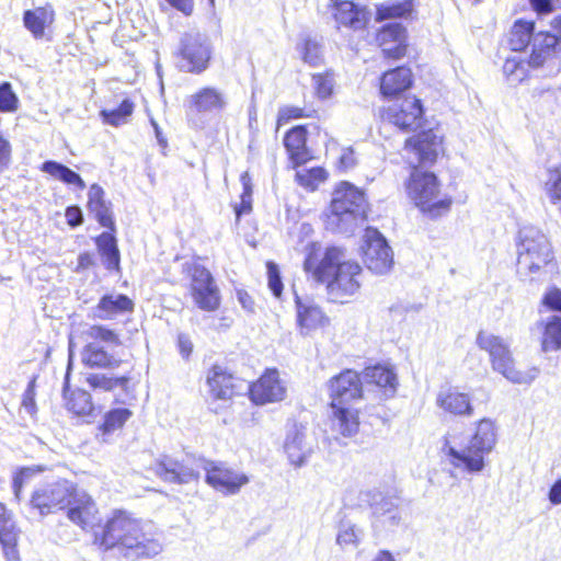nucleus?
<instances>
[{"label":"nucleus","mask_w":561,"mask_h":561,"mask_svg":"<svg viewBox=\"0 0 561 561\" xmlns=\"http://www.w3.org/2000/svg\"><path fill=\"white\" fill-rule=\"evenodd\" d=\"M440 140L432 130H424L405 140L404 151L412 168L407 191L410 198L423 211L438 216L449 209L450 198H439L440 185L433 172L421 168L432 165L437 158Z\"/></svg>","instance_id":"obj_1"},{"label":"nucleus","mask_w":561,"mask_h":561,"mask_svg":"<svg viewBox=\"0 0 561 561\" xmlns=\"http://www.w3.org/2000/svg\"><path fill=\"white\" fill-rule=\"evenodd\" d=\"M344 259L341 248L328 247L321 253V245L312 242L307 247L304 262L306 272L311 273L317 282L327 284L330 299L342 304L359 290L362 278L360 265Z\"/></svg>","instance_id":"obj_2"},{"label":"nucleus","mask_w":561,"mask_h":561,"mask_svg":"<svg viewBox=\"0 0 561 561\" xmlns=\"http://www.w3.org/2000/svg\"><path fill=\"white\" fill-rule=\"evenodd\" d=\"M100 545L106 550L116 548L129 559L152 558L162 551L152 526L124 511L114 512L106 520Z\"/></svg>","instance_id":"obj_3"},{"label":"nucleus","mask_w":561,"mask_h":561,"mask_svg":"<svg viewBox=\"0 0 561 561\" xmlns=\"http://www.w3.org/2000/svg\"><path fill=\"white\" fill-rule=\"evenodd\" d=\"M31 505L38 510L41 515L53 514L68 507V518L82 528L92 526L98 513L92 497L68 480H59L36 489Z\"/></svg>","instance_id":"obj_4"},{"label":"nucleus","mask_w":561,"mask_h":561,"mask_svg":"<svg viewBox=\"0 0 561 561\" xmlns=\"http://www.w3.org/2000/svg\"><path fill=\"white\" fill-rule=\"evenodd\" d=\"M331 428L344 437L357 433V411L351 405L363 398V381L357 371L346 369L330 380Z\"/></svg>","instance_id":"obj_5"},{"label":"nucleus","mask_w":561,"mask_h":561,"mask_svg":"<svg viewBox=\"0 0 561 561\" xmlns=\"http://www.w3.org/2000/svg\"><path fill=\"white\" fill-rule=\"evenodd\" d=\"M495 444L496 428L494 422L490 419H483L478 423L476 433L465 449L458 450L445 439L442 454L454 468L477 473L483 470L485 466L484 456L492 451Z\"/></svg>","instance_id":"obj_6"},{"label":"nucleus","mask_w":561,"mask_h":561,"mask_svg":"<svg viewBox=\"0 0 561 561\" xmlns=\"http://www.w3.org/2000/svg\"><path fill=\"white\" fill-rule=\"evenodd\" d=\"M366 217L364 193L354 185L343 182L333 192L327 226L340 233H352L357 221Z\"/></svg>","instance_id":"obj_7"},{"label":"nucleus","mask_w":561,"mask_h":561,"mask_svg":"<svg viewBox=\"0 0 561 561\" xmlns=\"http://www.w3.org/2000/svg\"><path fill=\"white\" fill-rule=\"evenodd\" d=\"M476 344L489 354L493 370L513 383L528 385L539 375L537 367H531L526 371L515 368V359L510 344L502 336L488 331H480L477 334Z\"/></svg>","instance_id":"obj_8"},{"label":"nucleus","mask_w":561,"mask_h":561,"mask_svg":"<svg viewBox=\"0 0 561 561\" xmlns=\"http://www.w3.org/2000/svg\"><path fill=\"white\" fill-rule=\"evenodd\" d=\"M552 260L551 244L547 236L534 226L518 231L517 272L527 277L537 274Z\"/></svg>","instance_id":"obj_9"},{"label":"nucleus","mask_w":561,"mask_h":561,"mask_svg":"<svg viewBox=\"0 0 561 561\" xmlns=\"http://www.w3.org/2000/svg\"><path fill=\"white\" fill-rule=\"evenodd\" d=\"M558 38L548 32H539L533 42V51L529 59L520 56L507 57L503 65V72L511 84L523 82L529 69L541 67L548 59L557 55Z\"/></svg>","instance_id":"obj_10"},{"label":"nucleus","mask_w":561,"mask_h":561,"mask_svg":"<svg viewBox=\"0 0 561 561\" xmlns=\"http://www.w3.org/2000/svg\"><path fill=\"white\" fill-rule=\"evenodd\" d=\"M205 458L184 455L181 458L161 455L154 462L153 471L163 481L187 484L199 479Z\"/></svg>","instance_id":"obj_11"},{"label":"nucleus","mask_w":561,"mask_h":561,"mask_svg":"<svg viewBox=\"0 0 561 561\" xmlns=\"http://www.w3.org/2000/svg\"><path fill=\"white\" fill-rule=\"evenodd\" d=\"M371 511V527L376 534L397 527L402 517L400 514L401 497L397 491L374 490L368 494Z\"/></svg>","instance_id":"obj_12"},{"label":"nucleus","mask_w":561,"mask_h":561,"mask_svg":"<svg viewBox=\"0 0 561 561\" xmlns=\"http://www.w3.org/2000/svg\"><path fill=\"white\" fill-rule=\"evenodd\" d=\"M362 256L366 267L377 275L389 273L393 266V252L386 238L368 227L363 236Z\"/></svg>","instance_id":"obj_13"},{"label":"nucleus","mask_w":561,"mask_h":561,"mask_svg":"<svg viewBox=\"0 0 561 561\" xmlns=\"http://www.w3.org/2000/svg\"><path fill=\"white\" fill-rule=\"evenodd\" d=\"M179 67L181 70L202 73L208 68L211 47L206 35L198 32L184 34L181 39Z\"/></svg>","instance_id":"obj_14"},{"label":"nucleus","mask_w":561,"mask_h":561,"mask_svg":"<svg viewBox=\"0 0 561 561\" xmlns=\"http://www.w3.org/2000/svg\"><path fill=\"white\" fill-rule=\"evenodd\" d=\"M205 482L224 495H236L250 482L242 471L234 470L225 462L204 460Z\"/></svg>","instance_id":"obj_15"},{"label":"nucleus","mask_w":561,"mask_h":561,"mask_svg":"<svg viewBox=\"0 0 561 561\" xmlns=\"http://www.w3.org/2000/svg\"><path fill=\"white\" fill-rule=\"evenodd\" d=\"M190 293L194 304L203 311L213 312L220 307V290L211 273L199 264L191 268Z\"/></svg>","instance_id":"obj_16"},{"label":"nucleus","mask_w":561,"mask_h":561,"mask_svg":"<svg viewBox=\"0 0 561 561\" xmlns=\"http://www.w3.org/2000/svg\"><path fill=\"white\" fill-rule=\"evenodd\" d=\"M385 118L403 131H413L423 122V106L415 96L397 100L388 106Z\"/></svg>","instance_id":"obj_17"},{"label":"nucleus","mask_w":561,"mask_h":561,"mask_svg":"<svg viewBox=\"0 0 561 561\" xmlns=\"http://www.w3.org/2000/svg\"><path fill=\"white\" fill-rule=\"evenodd\" d=\"M208 394L214 400L228 401L244 390V381L230 374L225 367L214 365L207 373Z\"/></svg>","instance_id":"obj_18"},{"label":"nucleus","mask_w":561,"mask_h":561,"mask_svg":"<svg viewBox=\"0 0 561 561\" xmlns=\"http://www.w3.org/2000/svg\"><path fill=\"white\" fill-rule=\"evenodd\" d=\"M244 389L250 392V398L255 404L278 402L286 396V387L276 369L266 370L254 383H244Z\"/></svg>","instance_id":"obj_19"},{"label":"nucleus","mask_w":561,"mask_h":561,"mask_svg":"<svg viewBox=\"0 0 561 561\" xmlns=\"http://www.w3.org/2000/svg\"><path fill=\"white\" fill-rule=\"evenodd\" d=\"M284 449L293 466H304L313 451V439L307 427L294 424L287 432Z\"/></svg>","instance_id":"obj_20"},{"label":"nucleus","mask_w":561,"mask_h":561,"mask_svg":"<svg viewBox=\"0 0 561 561\" xmlns=\"http://www.w3.org/2000/svg\"><path fill=\"white\" fill-rule=\"evenodd\" d=\"M227 100L225 93L214 87L199 89L188 95L184 103L188 116L219 112L225 108Z\"/></svg>","instance_id":"obj_21"},{"label":"nucleus","mask_w":561,"mask_h":561,"mask_svg":"<svg viewBox=\"0 0 561 561\" xmlns=\"http://www.w3.org/2000/svg\"><path fill=\"white\" fill-rule=\"evenodd\" d=\"M134 310L133 300L123 294L104 295L96 307L94 314L101 320H112Z\"/></svg>","instance_id":"obj_22"},{"label":"nucleus","mask_w":561,"mask_h":561,"mask_svg":"<svg viewBox=\"0 0 561 561\" xmlns=\"http://www.w3.org/2000/svg\"><path fill=\"white\" fill-rule=\"evenodd\" d=\"M436 404L453 415L469 416L473 412L469 396L451 388L439 391Z\"/></svg>","instance_id":"obj_23"},{"label":"nucleus","mask_w":561,"mask_h":561,"mask_svg":"<svg viewBox=\"0 0 561 561\" xmlns=\"http://www.w3.org/2000/svg\"><path fill=\"white\" fill-rule=\"evenodd\" d=\"M104 190L99 184H92L88 193V206L102 227L114 231L115 222L113 220L110 203L104 199Z\"/></svg>","instance_id":"obj_24"},{"label":"nucleus","mask_w":561,"mask_h":561,"mask_svg":"<svg viewBox=\"0 0 561 561\" xmlns=\"http://www.w3.org/2000/svg\"><path fill=\"white\" fill-rule=\"evenodd\" d=\"M411 84V70L407 67H397L382 75L380 91L383 96H394L408 90Z\"/></svg>","instance_id":"obj_25"},{"label":"nucleus","mask_w":561,"mask_h":561,"mask_svg":"<svg viewBox=\"0 0 561 561\" xmlns=\"http://www.w3.org/2000/svg\"><path fill=\"white\" fill-rule=\"evenodd\" d=\"M306 140L307 129L305 126H296L285 135L284 145L295 164L305 163L310 157Z\"/></svg>","instance_id":"obj_26"},{"label":"nucleus","mask_w":561,"mask_h":561,"mask_svg":"<svg viewBox=\"0 0 561 561\" xmlns=\"http://www.w3.org/2000/svg\"><path fill=\"white\" fill-rule=\"evenodd\" d=\"M362 379L366 383H371L380 388H385L387 393L392 396L397 390V375L388 367L376 365L367 367L362 374Z\"/></svg>","instance_id":"obj_27"},{"label":"nucleus","mask_w":561,"mask_h":561,"mask_svg":"<svg viewBox=\"0 0 561 561\" xmlns=\"http://www.w3.org/2000/svg\"><path fill=\"white\" fill-rule=\"evenodd\" d=\"M295 302L297 307V321L301 329L309 331L323 324L325 317L320 307L311 301H302L297 295Z\"/></svg>","instance_id":"obj_28"},{"label":"nucleus","mask_w":561,"mask_h":561,"mask_svg":"<svg viewBox=\"0 0 561 561\" xmlns=\"http://www.w3.org/2000/svg\"><path fill=\"white\" fill-rule=\"evenodd\" d=\"M54 21V11L46 7H38L34 10H26L23 13L24 26L37 39L42 38L45 27Z\"/></svg>","instance_id":"obj_29"},{"label":"nucleus","mask_w":561,"mask_h":561,"mask_svg":"<svg viewBox=\"0 0 561 561\" xmlns=\"http://www.w3.org/2000/svg\"><path fill=\"white\" fill-rule=\"evenodd\" d=\"M334 8L333 16L339 24L354 30L363 26L362 13L351 0H331Z\"/></svg>","instance_id":"obj_30"},{"label":"nucleus","mask_w":561,"mask_h":561,"mask_svg":"<svg viewBox=\"0 0 561 561\" xmlns=\"http://www.w3.org/2000/svg\"><path fill=\"white\" fill-rule=\"evenodd\" d=\"M41 171L51 175L65 184L73 185L79 190L85 188V182L82 180L80 174L60 162L47 160L42 164Z\"/></svg>","instance_id":"obj_31"},{"label":"nucleus","mask_w":561,"mask_h":561,"mask_svg":"<svg viewBox=\"0 0 561 561\" xmlns=\"http://www.w3.org/2000/svg\"><path fill=\"white\" fill-rule=\"evenodd\" d=\"M541 350L545 353L558 351L561 347V317L550 316L541 321Z\"/></svg>","instance_id":"obj_32"},{"label":"nucleus","mask_w":561,"mask_h":561,"mask_svg":"<svg viewBox=\"0 0 561 561\" xmlns=\"http://www.w3.org/2000/svg\"><path fill=\"white\" fill-rule=\"evenodd\" d=\"M82 360L90 367L115 368L121 364V359L110 355L102 346L96 343H90L82 353Z\"/></svg>","instance_id":"obj_33"},{"label":"nucleus","mask_w":561,"mask_h":561,"mask_svg":"<svg viewBox=\"0 0 561 561\" xmlns=\"http://www.w3.org/2000/svg\"><path fill=\"white\" fill-rule=\"evenodd\" d=\"M535 24L533 22L518 20L514 23L510 33V47L513 51H522L529 44L533 45Z\"/></svg>","instance_id":"obj_34"},{"label":"nucleus","mask_w":561,"mask_h":561,"mask_svg":"<svg viewBox=\"0 0 561 561\" xmlns=\"http://www.w3.org/2000/svg\"><path fill=\"white\" fill-rule=\"evenodd\" d=\"M99 252L103 256V264L107 270L118 268L119 251L115 237L110 232H103L96 238Z\"/></svg>","instance_id":"obj_35"},{"label":"nucleus","mask_w":561,"mask_h":561,"mask_svg":"<svg viewBox=\"0 0 561 561\" xmlns=\"http://www.w3.org/2000/svg\"><path fill=\"white\" fill-rule=\"evenodd\" d=\"M66 392V389L64 390ZM66 407L77 415H89L93 411L91 396L85 390H75L68 398L66 394Z\"/></svg>","instance_id":"obj_36"},{"label":"nucleus","mask_w":561,"mask_h":561,"mask_svg":"<svg viewBox=\"0 0 561 561\" xmlns=\"http://www.w3.org/2000/svg\"><path fill=\"white\" fill-rule=\"evenodd\" d=\"M129 381V377L123 376L118 378L108 377L105 374H90L87 382L93 390L111 391L116 387L125 388Z\"/></svg>","instance_id":"obj_37"},{"label":"nucleus","mask_w":561,"mask_h":561,"mask_svg":"<svg viewBox=\"0 0 561 561\" xmlns=\"http://www.w3.org/2000/svg\"><path fill=\"white\" fill-rule=\"evenodd\" d=\"M133 111L134 103L130 100L125 99L117 108L112 111L102 110L100 115L104 123L112 126H119L121 124L126 123L127 117L131 115Z\"/></svg>","instance_id":"obj_38"},{"label":"nucleus","mask_w":561,"mask_h":561,"mask_svg":"<svg viewBox=\"0 0 561 561\" xmlns=\"http://www.w3.org/2000/svg\"><path fill=\"white\" fill-rule=\"evenodd\" d=\"M363 537V530L351 520H342L339 526L336 542L342 546L356 547Z\"/></svg>","instance_id":"obj_39"},{"label":"nucleus","mask_w":561,"mask_h":561,"mask_svg":"<svg viewBox=\"0 0 561 561\" xmlns=\"http://www.w3.org/2000/svg\"><path fill=\"white\" fill-rule=\"evenodd\" d=\"M131 416V412L126 408H117L107 412L101 430L104 434H110L121 428L125 422Z\"/></svg>","instance_id":"obj_40"},{"label":"nucleus","mask_w":561,"mask_h":561,"mask_svg":"<svg viewBox=\"0 0 561 561\" xmlns=\"http://www.w3.org/2000/svg\"><path fill=\"white\" fill-rule=\"evenodd\" d=\"M325 176L327 173L322 168L304 169L296 173L298 183L310 191L317 190L320 183L324 182Z\"/></svg>","instance_id":"obj_41"},{"label":"nucleus","mask_w":561,"mask_h":561,"mask_svg":"<svg viewBox=\"0 0 561 561\" xmlns=\"http://www.w3.org/2000/svg\"><path fill=\"white\" fill-rule=\"evenodd\" d=\"M545 191L552 204L561 202V164L548 170Z\"/></svg>","instance_id":"obj_42"},{"label":"nucleus","mask_w":561,"mask_h":561,"mask_svg":"<svg viewBox=\"0 0 561 561\" xmlns=\"http://www.w3.org/2000/svg\"><path fill=\"white\" fill-rule=\"evenodd\" d=\"M380 45L405 42V28L399 22L385 24L377 35Z\"/></svg>","instance_id":"obj_43"},{"label":"nucleus","mask_w":561,"mask_h":561,"mask_svg":"<svg viewBox=\"0 0 561 561\" xmlns=\"http://www.w3.org/2000/svg\"><path fill=\"white\" fill-rule=\"evenodd\" d=\"M313 88L319 99H329L334 89V76L332 72L316 73L312 76Z\"/></svg>","instance_id":"obj_44"},{"label":"nucleus","mask_w":561,"mask_h":561,"mask_svg":"<svg viewBox=\"0 0 561 561\" xmlns=\"http://www.w3.org/2000/svg\"><path fill=\"white\" fill-rule=\"evenodd\" d=\"M240 181L243 186V192L241 194V203L234 207L237 220L240 219L241 215L248 214L252 209V185L249 173H242Z\"/></svg>","instance_id":"obj_45"},{"label":"nucleus","mask_w":561,"mask_h":561,"mask_svg":"<svg viewBox=\"0 0 561 561\" xmlns=\"http://www.w3.org/2000/svg\"><path fill=\"white\" fill-rule=\"evenodd\" d=\"M410 12V4L407 3H381L377 7V21L392 18H401Z\"/></svg>","instance_id":"obj_46"},{"label":"nucleus","mask_w":561,"mask_h":561,"mask_svg":"<svg viewBox=\"0 0 561 561\" xmlns=\"http://www.w3.org/2000/svg\"><path fill=\"white\" fill-rule=\"evenodd\" d=\"M300 49L305 62L309 64L310 66L320 65L322 60V49L317 41L306 38Z\"/></svg>","instance_id":"obj_47"},{"label":"nucleus","mask_w":561,"mask_h":561,"mask_svg":"<svg viewBox=\"0 0 561 561\" xmlns=\"http://www.w3.org/2000/svg\"><path fill=\"white\" fill-rule=\"evenodd\" d=\"M19 533V529H14L0 535V543L8 561L19 560V551L16 549Z\"/></svg>","instance_id":"obj_48"},{"label":"nucleus","mask_w":561,"mask_h":561,"mask_svg":"<svg viewBox=\"0 0 561 561\" xmlns=\"http://www.w3.org/2000/svg\"><path fill=\"white\" fill-rule=\"evenodd\" d=\"M18 96L9 82L0 84V111L14 112L18 110Z\"/></svg>","instance_id":"obj_49"},{"label":"nucleus","mask_w":561,"mask_h":561,"mask_svg":"<svg viewBox=\"0 0 561 561\" xmlns=\"http://www.w3.org/2000/svg\"><path fill=\"white\" fill-rule=\"evenodd\" d=\"M35 383H36V377H33L30 380V382L23 393V398H22V407L30 415H34L37 411L36 402H35V396H36Z\"/></svg>","instance_id":"obj_50"},{"label":"nucleus","mask_w":561,"mask_h":561,"mask_svg":"<svg viewBox=\"0 0 561 561\" xmlns=\"http://www.w3.org/2000/svg\"><path fill=\"white\" fill-rule=\"evenodd\" d=\"M90 335L94 339H99L103 342L113 344V345H119L121 340L118 339L117 334L102 325H93L90 329Z\"/></svg>","instance_id":"obj_51"},{"label":"nucleus","mask_w":561,"mask_h":561,"mask_svg":"<svg viewBox=\"0 0 561 561\" xmlns=\"http://www.w3.org/2000/svg\"><path fill=\"white\" fill-rule=\"evenodd\" d=\"M268 287L275 297H280L283 293V283L280 279L277 265L272 262L267 263Z\"/></svg>","instance_id":"obj_52"},{"label":"nucleus","mask_w":561,"mask_h":561,"mask_svg":"<svg viewBox=\"0 0 561 561\" xmlns=\"http://www.w3.org/2000/svg\"><path fill=\"white\" fill-rule=\"evenodd\" d=\"M542 304L550 310L561 312V289L551 288L548 290L543 296Z\"/></svg>","instance_id":"obj_53"},{"label":"nucleus","mask_w":561,"mask_h":561,"mask_svg":"<svg viewBox=\"0 0 561 561\" xmlns=\"http://www.w3.org/2000/svg\"><path fill=\"white\" fill-rule=\"evenodd\" d=\"M380 47L385 57L392 59H399L404 56L407 50L405 42L382 44Z\"/></svg>","instance_id":"obj_54"},{"label":"nucleus","mask_w":561,"mask_h":561,"mask_svg":"<svg viewBox=\"0 0 561 561\" xmlns=\"http://www.w3.org/2000/svg\"><path fill=\"white\" fill-rule=\"evenodd\" d=\"M18 529L12 514L0 503V535Z\"/></svg>","instance_id":"obj_55"},{"label":"nucleus","mask_w":561,"mask_h":561,"mask_svg":"<svg viewBox=\"0 0 561 561\" xmlns=\"http://www.w3.org/2000/svg\"><path fill=\"white\" fill-rule=\"evenodd\" d=\"M304 116V110L295 106H285L278 112V124L287 123L293 118H300Z\"/></svg>","instance_id":"obj_56"},{"label":"nucleus","mask_w":561,"mask_h":561,"mask_svg":"<svg viewBox=\"0 0 561 561\" xmlns=\"http://www.w3.org/2000/svg\"><path fill=\"white\" fill-rule=\"evenodd\" d=\"M67 224L71 227H78L83 222V215L78 206H69L66 209Z\"/></svg>","instance_id":"obj_57"},{"label":"nucleus","mask_w":561,"mask_h":561,"mask_svg":"<svg viewBox=\"0 0 561 561\" xmlns=\"http://www.w3.org/2000/svg\"><path fill=\"white\" fill-rule=\"evenodd\" d=\"M529 2L538 14H547L553 10L552 0H529Z\"/></svg>","instance_id":"obj_58"},{"label":"nucleus","mask_w":561,"mask_h":561,"mask_svg":"<svg viewBox=\"0 0 561 561\" xmlns=\"http://www.w3.org/2000/svg\"><path fill=\"white\" fill-rule=\"evenodd\" d=\"M340 168L347 170L355 165L354 151L352 149H344L340 159Z\"/></svg>","instance_id":"obj_59"},{"label":"nucleus","mask_w":561,"mask_h":561,"mask_svg":"<svg viewBox=\"0 0 561 561\" xmlns=\"http://www.w3.org/2000/svg\"><path fill=\"white\" fill-rule=\"evenodd\" d=\"M11 146L10 142L0 136V165H5L10 160Z\"/></svg>","instance_id":"obj_60"},{"label":"nucleus","mask_w":561,"mask_h":561,"mask_svg":"<svg viewBox=\"0 0 561 561\" xmlns=\"http://www.w3.org/2000/svg\"><path fill=\"white\" fill-rule=\"evenodd\" d=\"M237 297L243 309L249 312H253L254 310V301L252 297L244 290H238Z\"/></svg>","instance_id":"obj_61"},{"label":"nucleus","mask_w":561,"mask_h":561,"mask_svg":"<svg viewBox=\"0 0 561 561\" xmlns=\"http://www.w3.org/2000/svg\"><path fill=\"white\" fill-rule=\"evenodd\" d=\"M172 7L188 15L193 11V0H167Z\"/></svg>","instance_id":"obj_62"},{"label":"nucleus","mask_w":561,"mask_h":561,"mask_svg":"<svg viewBox=\"0 0 561 561\" xmlns=\"http://www.w3.org/2000/svg\"><path fill=\"white\" fill-rule=\"evenodd\" d=\"M92 265H94L93 254L89 252H83L78 256L77 271L88 270Z\"/></svg>","instance_id":"obj_63"},{"label":"nucleus","mask_w":561,"mask_h":561,"mask_svg":"<svg viewBox=\"0 0 561 561\" xmlns=\"http://www.w3.org/2000/svg\"><path fill=\"white\" fill-rule=\"evenodd\" d=\"M549 501L554 505L561 504V478L552 484L549 491Z\"/></svg>","instance_id":"obj_64"}]
</instances>
